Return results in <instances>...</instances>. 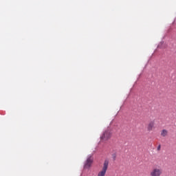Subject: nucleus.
<instances>
[{"mask_svg":"<svg viewBox=\"0 0 176 176\" xmlns=\"http://www.w3.org/2000/svg\"><path fill=\"white\" fill-rule=\"evenodd\" d=\"M163 175V169L159 167L153 168L150 172V176H162Z\"/></svg>","mask_w":176,"mask_h":176,"instance_id":"obj_2","label":"nucleus"},{"mask_svg":"<svg viewBox=\"0 0 176 176\" xmlns=\"http://www.w3.org/2000/svg\"><path fill=\"white\" fill-rule=\"evenodd\" d=\"M160 149H162V146L160 144L158 145L157 148V151H160Z\"/></svg>","mask_w":176,"mask_h":176,"instance_id":"obj_7","label":"nucleus"},{"mask_svg":"<svg viewBox=\"0 0 176 176\" xmlns=\"http://www.w3.org/2000/svg\"><path fill=\"white\" fill-rule=\"evenodd\" d=\"M167 135H168V131H167L166 129H163L161 131V136L162 137H167Z\"/></svg>","mask_w":176,"mask_h":176,"instance_id":"obj_6","label":"nucleus"},{"mask_svg":"<svg viewBox=\"0 0 176 176\" xmlns=\"http://www.w3.org/2000/svg\"><path fill=\"white\" fill-rule=\"evenodd\" d=\"M111 138V131L109 129H107L104 131L102 135L100 136V140L102 141H108Z\"/></svg>","mask_w":176,"mask_h":176,"instance_id":"obj_3","label":"nucleus"},{"mask_svg":"<svg viewBox=\"0 0 176 176\" xmlns=\"http://www.w3.org/2000/svg\"><path fill=\"white\" fill-rule=\"evenodd\" d=\"M108 166H109V160L107 159L104 160L102 170L98 173V176H105V174H107V170H108Z\"/></svg>","mask_w":176,"mask_h":176,"instance_id":"obj_1","label":"nucleus"},{"mask_svg":"<svg viewBox=\"0 0 176 176\" xmlns=\"http://www.w3.org/2000/svg\"><path fill=\"white\" fill-rule=\"evenodd\" d=\"M92 164H93V157L91 155H89L87 157V159L85 162V164L84 165L85 168H90Z\"/></svg>","mask_w":176,"mask_h":176,"instance_id":"obj_4","label":"nucleus"},{"mask_svg":"<svg viewBox=\"0 0 176 176\" xmlns=\"http://www.w3.org/2000/svg\"><path fill=\"white\" fill-rule=\"evenodd\" d=\"M155 120H151L150 121L146 126L147 129V131H153V130H155Z\"/></svg>","mask_w":176,"mask_h":176,"instance_id":"obj_5","label":"nucleus"}]
</instances>
